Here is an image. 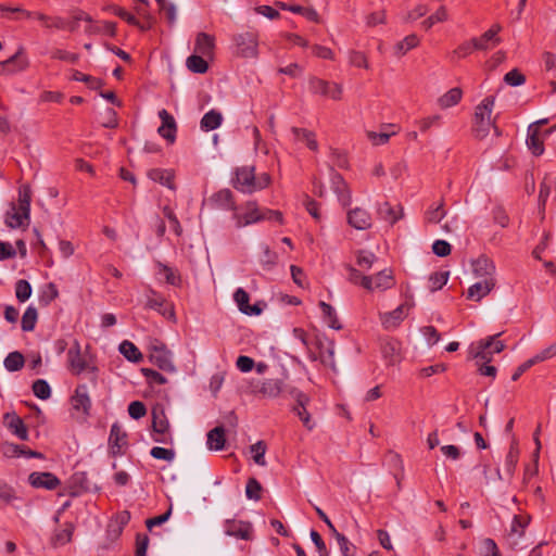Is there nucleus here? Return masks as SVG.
Wrapping results in <instances>:
<instances>
[{
    "instance_id": "a19ab883",
    "label": "nucleus",
    "mask_w": 556,
    "mask_h": 556,
    "mask_svg": "<svg viewBox=\"0 0 556 556\" xmlns=\"http://www.w3.org/2000/svg\"><path fill=\"white\" fill-rule=\"evenodd\" d=\"M187 68L197 74H204L208 70V64L203 55L192 54L186 61Z\"/></svg>"
},
{
    "instance_id": "603ef678",
    "label": "nucleus",
    "mask_w": 556,
    "mask_h": 556,
    "mask_svg": "<svg viewBox=\"0 0 556 556\" xmlns=\"http://www.w3.org/2000/svg\"><path fill=\"white\" fill-rule=\"evenodd\" d=\"M250 452L252 454L253 460L260 465L265 466V453H266V444L264 441H257L255 444L251 445Z\"/></svg>"
},
{
    "instance_id": "79ce46f5",
    "label": "nucleus",
    "mask_w": 556,
    "mask_h": 556,
    "mask_svg": "<svg viewBox=\"0 0 556 556\" xmlns=\"http://www.w3.org/2000/svg\"><path fill=\"white\" fill-rule=\"evenodd\" d=\"M473 50H476V48L473 46L472 39L468 40V41H464L455 50H453L450 53V55H448L450 61L453 62V63H456L460 59H465L468 55H470Z\"/></svg>"
},
{
    "instance_id": "c9c22d12",
    "label": "nucleus",
    "mask_w": 556,
    "mask_h": 556,
    "mask_svg": "<svg viewBox=\"0 0 556 556\" xmlns=\"http://www.w3.org/2000/svg\"><path fill=\"white\" fill-rule=\"evenodd\" d=\"M223 115L216 110H211L205 113L200 122V127L203 131H211L222 125Z\"/></svg>"
},
{
    "instance_id": "393cba45",
    "label": "nucleus",
    "mask_w": 556,
    "mask_h": 556,
    "mask_svg": "<svg viewBox=\"0 0 556 556\" xmlns=\"http://www.w3.org/2000/svg\"><path fill=\"white\" fill-rule=\"evenodd\" d=\"M109 444L114 455L122 454L123 448L127 445L126 432L117 424H114L111 428Z\"/></svg>"
},
{
    "instance_id": "2eb2a0df",
    "label": "nucleus",
    "mask_w": 556,
    "mask_h": 556,
    "mask_svg": "<svg viewBox=\"0 0 556 556\" xmlns=\"http://www.w3.org/2000/svg\"><path fill=\"white\" fill-rule=\"evenodd\" d=\"M501 29L502 27L500 24H494L480 37L472 38L476 50L488 51L500 45L501 38L498 37V33Z\"/></svg>"
},
{
    "instance_id": "aec40b11",
    "label": "nucleus",
    "mask_w": 556,
    "mask_h": 556,
    "mask_svg": "<svg viewBox=\"0 0 556 556\" xmlns=\"http://www.w3.org/2000/svg\"><path fill=\"white\" fill-rule=\"evenodd\" d=\"M73 408L84 416H88L91 408V400L86 384L77 386L71 399Z\"/></svg>"
},
{
    "instance_id": "dca6fc26",
    "label": "nucleus",
    "mask_w": 556,
    "mask_h": 556,
    "mask_svg": "<svg viewBox=\"0 0 556 556\" xmlns=\"http://www.w3.org/2000/svg\"><path fill=\"white\" fill-rule=\"evenodd\" d=\"M224 531L229 536L251 541L253 539V528L250 522L241 520H226Z\"/></svg>"
},
{
    "instance_id": "39448f33",
    "label": "nucleus",
    "mask_w": 556,
    "mask_h": 556,
    "mask_svg": "<svg viewBox=\"0 0 556 556\" xmlns=\"http://www.w3.org/2000/svg\"><path fill=\"white\" fill-rule=\"evenodd\" d=\"M67 364L73 375H80L84 371H88L96 378L98 368L93 365L88 353L81 351V346L77 340L74 341L73 345L67 351Z\"/></svg>"
},
{
    "instance_id": "37998d69",
    "label": "nucleus",
    "mask_w": 556,
    "mask_h": 556,
    "mask_svg": "<svg viewBox=\"0 0 556 556\" xmlns=\"http://www.w3.org/2000/svg\"><path fill=\"white\" fill-rule=\"evenodd\" d=\"M292 132L296 140L304 141L307 148L311 150L316 151L318 149V143L315 139V135L312 131L304 128L293 127Z\"/></svg>"
},
{
    "instance_id": "20e7f679",
    "label": "nucleus",
    "mask_w": 556,
    "mask_h": 556,
    "mask_svg": "<svg viewBox=\"0 0 556 556\" xmlns=\"http://www.w3.org/2000/svg\"><path fill=\"white\" fill-rule=\"evenodd\" d=\"M498 336L500 333L471 343L468 350L469 357L476 359L478 364L491 362L494 354L505 349V344L496 340Z\"/></svg>"
},
{
    "instance_id": "7c9ffc66",
    "label": "nucleus",
    "mask_w": 556,
    "mask_h": 556,
    "mask_svg": "<svg viewBox=\"0 0 556 556\" xmlns=\"http://www.w3.org/2000/svg\"><path fill=\"white\" fill-rule=\"evenodd\" d=\"M148 176L151 180L166 186L170 190H175L174 173L169 169L154 168L149 170Z\"/></svg>"
},
{
    "instance_id": "e433bc0d",
    "label": "nucleus",
    "mask_w": 556,
    "mask_h": 556,
    "mask_svg": "<svg viewBox=\"0 0 556 556\" xmlns=\"http://www.w3.org/2000/svg\"><path fill=\"white\" fill-rule=\"evenodd\" d=\"M319 307L323 313L324 321L327 324L329 328L334 330H339L342 328L340 320L337 316L336 309L328 303L321 301L319 302Z\"/></svg>"
},
{
    "instance_id": "4be33fe9",
    "label": "nucleus",
    "mask_w": 556,
    "mask_h": 556,
    "mask_svg": "<svg viewBox=\"0 0 556 556\" xmlns=\"http://www.w3.org/2000/svg\"><path fill=\"white\" fill-rule=\"evenodd\" d=\"M348 223L357 230L369 229L372 225L370 214L361 207H355L348 213Z\"/></svg>"
},
{
    "instance_id": "412c9836",
    "label": "nucleus",
    "mask_w": 556,
    "mask_h": 556,
    "mask_svg": "<svg viewBox=\"0 0 556 556\" xmlns=\"http://www.w3.org/2000/svg\"><path fill=\"white\" fill-rule=\"evenodd\" d=\"M472 271L480 280H495V265L484 255L472 262Z\"/></svg>"
},
{
    "instance_id": "f3484780",
    "label": "nucleus",
    "mask_w": 556,
    "mask_h": 556,
    "mask_svg": "<svg viewBox=\"0 0 556 556\" xmlns=\"http://www.w3.org/2000/svg\"><path fill=\"white\" fill-rule=\"evenodd\" d=\"M150 361L162 370H175L172 353L163 344L154 345L151 349Z\"/></svg>"
},
{
    "instance_id": "052dcab7",
    "label": "nucleus",
    "mask_w": 556,
    "mask_h": 556,
    "mask_svg": "<svg viewBox=\"0 0 556 556\" xmlns=\"http://www.w3.org/2000/svg\"><path fill=\"white\" fill-rule=\"evenodd\" d=\"M81 21L91 22V17L83 11L75 12L72 18L67 21L66 29L70 31H76L79 27V22Z\"/></svg>"
},
{
    "instance_id": "a211bd4d",
    "label": "nucleus",
    "mask_w": 556,
    "mask_h": 556,
    "mask_svg": "<svg viewBox=\"0 0 556 556\" xmlns=\"http://www.w3.org/2000/svg\"><path fill=\"white\" fill-rule=\"evenodd\" d=\"M330 182H331V188L334 191V193L338 195L340 203L343 206L349 205L352 201L351 191L349 190L348 185H346L345 180L343 179V177L340 174H338L337 172H334L332 166L330 167Z\"/></svg>"
},
{
    "instance_id": "c03bdc74",
    "label": "nucleus",
    "mask_w": 556,
    "mask_h": 556,
    "mask_svg": "<svg viewBox=\"0 0 556 556\" xmlns=\"http://www.w3.org/2000/svg\"><path fill=\"white\" fill-rule=\"evenodd\" d=\"M530 518L528 516H519L516 515L513 518L510 529H509V535L514 536L515 539H519L523 535L525 530L529 523Z\"/></svg>"
},
{
    "instance_id": "c85d7f7f",
    "label": "nucleus",
    "mask_w": 556,
    "mask_h": 556,
    "mask_svg": "<svg viewBox=\"0 0 556 556\" xmlns=\"http://www.w3.org/2000/svg\"><path fill=\"white\" fill-rule=\"evenodd\" d=\"M29 220V212L21 210L17 205H12L10 211L7 212L5 224L11 228H17L23 226L25 223Z\"/></svg>"
},
{
    "instance_id": "6e6552de",
    "label": "nucleus",
    "mask_w": 556,
    "mask_h": 556,
    "mask_svg": "<svg viewBox=\"0 0 556 556\" xmlns=\"http://www.w3.org/2000/svg\"><path fill=\"white\" fill-rule=\"evenodd\" d=\"M308 88L312 93L327 97L334 101H340L343 96V87L341 84L324 80L316 76H312L308 79Z\"/></svg>"
},
{
    "instance_id": "bf43d9fd",
    "label": "nucleus",
    "mask_w": 556,
    "mask_h": 556,
    "mask_svg": "<svg viewBox=\"0 0 556 556\" xmlns=\"http://www.w3.org/2000/svg\"><path fill=\"white\" fill-rule=\"evenodd\" d=\"M479 549L481 556H498V547L492 539H483Z\"/></svg>"
},
{
    "instance_id": "5701e85b",
    "label": "nucleus",
    "mask_w": 556,
    "mask_h": 556,
    "mask_svg": "<svg viewBox=\"0 0 556 556\" xmlns=\"http://www.w3.org/2000/svg\"><path fill=\"white\" fill-rule=\"evenodd\" d=\"M29 483L34 488L54 490L60 485L59 478L52 472H33L28 477Z\"/></svg>"
},
{
    "instance_id": "338daca9",
    "label": "nucleus",
    "mask_w": 556,
    "mask_h": 556,
    "mask_svg": "<svg viewBox=\"0 0 556 556\" xmlns=\"http://www.w3.org/2000/svg\"><path fill=\"white\" fill-rule=\"evenodd\" d=\"M350 64L356 67L368 68L369 64L366 55L361 51H351L349 54Z\"/></svg>"
},
{
    "instance_id": "e2e57ef3",
    "label": "nucleus",
    "mask_w": 556,
    "mask_h": 556,
    "mask_svg": "<svg viewBox=\"0 0 556 556\" xmlns=\"http://www.w3.org/2000/svg\"><path fill=\"white\" fill-rule=\"evenodd\" d=\"M380 214L390 224H394L402 217V208H400V213H397L389 203H384L380 208Z\"/></svg>"
},
{
    "instance_id": "a878e982",
    "label": "nucleus",
    "mask_w": 556,
    "mask_h": 556,
    "mask_svg": "<svg viewBox=\"0 0 556 556\" xmlns=\"http://www.w3.org/2000/svg\"><path fill=\"white\" fill-rule=\"evenodd\" d=\"M215 48V38L206 33H199L195 37L194 52L205 58H212Z\"/></svg>"
},
{
    "instance_id": "9b49d317",
    "label": "nucleus",
    "mask_w": 556,
    "mask_h": 556,
    "mask_svg": "<svg viewBox=\"0 0 556 556\" xmlns=\"http://www.w3.org/2000/svg\"><path fill=\"white\" fill-rule=\"evenodd\" d=\"M395 285L392 270L382 269L374 276L363 279V288L368 291H386Z\"/></svg>"
},
{
    "instance_id": "09e8293b",
    "label": "nucleus",
    "mask_w": 556,
    "mask_h": 556,
    "mask_svg": "<svg viewBox=\"0 0 556 556\" xmlns=\"http://www.w3.org/2000/svg\"><path fill=\"white\" fill-rule=\"evenodd\" d=\"M24 362L20 352H11L4 359V367L9 371H17L24 366Z\"/></svg>"
},
{
    "instance_id": "b1692460",
    "label": "nucleus",
    "mask_w": 556,
    "mask_h": 556,
    "mask_svg": "<svg viewBox=\"0 0 556 556\" xmlns=\"http://www.w3.org/2000/svg\"><path fill=\"white\" fill-rule=\"evenodd\" d=\"M28 61L23 58V50L20 49L14 55L8 60L0 62V74H12L25 70Z\"/></svg>"
},
{
    "instance_id": "4c0bfd02",
    "label": "nucleus",
    "mask_w": 556,
    "mask_h": 556,
    "mask_svg": "<svg viewBox=\"0 0 556 556\" xmlns=\"http://www.w3.org/2000/svg\"><path fill=\"white\" fill-rule=\"evenodd\" d=\"M462 94L460 88H452L439 98L438 103L442 109L454 106L460 101Z\"/></svg>"
},
{
    "instance_id": "9d476101",
    "label": "nucleus",
    "mask_w": 556,
    "mask_h": 556,
    "mask_svg": "<svg viewBox=\"0 0 556 556\" xmlns=\"http://www.w3.org/2000/svg\"><path fill=\"white\" fill-rule=\"evenodd\" d=\"M286 376L281 378H268L258 382L253 392L267 399L278 397L287 390Z\"/></svg>"
},
{
    "instance_id": "4d7b16f0",
    "label": "nucleus",
    "mask_w": 556,
    "mask_h": 556,
    "mask_svg": "<svg viewBox=\"0 0 556 556\" xmlns=\"http://www.w3.org/2000/svg\"><path fill=\"white\" fill-rule=\"evenodd\" d=\"M150 455L153 458L162 459V460L172 463L175 459L176 453L172 448L154 446V447L151 448Z\"/></svg>"
},
{
    "instance_id": "3c124183",
    "label": "nucleus",
    "mask_w": 556,
    "mask_h": 556,
    "mask_svg": "<svg viewBox=\"0 0 556 556\" xmlns=\"http://www.w3.org/2000/svg\"><path fill=\"white\" fill-rule=\"evenodd\" d=\"M418 43H419V38L416 35L412 34V35L406 36L402 41H400L396 45L395 49L399 54L404 55L409 50L417 47Z\"/></svg>"
},
{
    "instance_id": "bb28decb",
    "label": "nucleus",
    "mask_w": 556,
    "mask_h": 556,
    "mask_svg": "<svg viewBox=\"0 0 556 556\" xmlns=\"http://www.w3.org/2000/svg\"><path fill=\"white\" fill-rule=\"evenodd\" d=\"M495 283L496 280H479L469 287L467 298L478 302L493 290Z\"/></svg>"
},
{
    "instance_id": "de8ad7c7",
    "label": "nucleus",
    "mask_w": 556,
    "mask_h": 556,
    "mask_svg": "<svg viewBox=\"0 0 556 556\" xmlns=\"http://www.w3.org/2000/svg\"><path fill=\"white\" fill-rule=\"evenodd\" d=\"M448 271H435L433 274L430 275L429 277V290L431 292H434V291H438L440 290L443 286L446 285L447 280H448Z\"/></svg>"
},
{
    "instance_id": "680f3d73",
    "label": "nucleus",
    "mask_w": 556,
    "mask_h": 556,
    "mask_svg": "<svg viewBox=\"0 0 556 556\" xmlns=\"http://www.w3.org/2000/svg\"><path fill=\"white\" fill-rule=\"evenodd\" d=\"M261 491H262L261 483L254 478L249 479V481L247 483V488H245V494H247L248 498L255 500V501L260 500Z\"/></svg>"
},
{
    "instance_id": "f704fd0d",
    "label": "nucleus",
    "mask_w": 556,
    "mask_h": 556,
    "mask_svg": "<svg viewBox=\"0 0 556 556\" xmlns=\"http://www.w3.org/2000/svg\"><path fill=\"white\" fill-rule=\"evenodd\" d=\"M527 146L534 155H541L544 151L543 140L538 127L530 126L528 129Z\"/></svg>"
},
{
    "instance_id": "0e129e2a",
    "label": "nucleus",
    "mask_w": 556,
    "mask_h": 556,
    "mask_svg": "<svg viewBox=\"0 0 556 556\" xmlns=\"http://www.w3.org/2000/svg\"><path fill=\"white\" fill-rule=\"evenodd\" d=\"M51 58L54 60L65 61L72 64L77 63L79 56L76 53L68 52L62 49H54L51 51Z\"/></svg>"
},
{
    "instance_id": "6e6d98bb",
    "label": "nucleus",
    "mask_w": 556,
    "mask_h": 556,
    "mask_svg": "<svg viewBox=\"0 0 556 556\" xmlns=\"http://www.w3.org/2000/svg\"><path fill=\"white\" fill-rule=\"evenodd\" d=\"M9 428L21 440L28 439L27 429H26L23 420L20 417H16V416L12 417L11 421L9 422Z\"/></svg>"
},
{
    "instance_id": "ddd939ff",
    "label": "nucleus",
    "mask_w": 556,
    "mask_h": 556,
    "mask_svg": "<svg viewBox=\"0 0 556 556\" xmlns=\"http://www.w3.org/2000/svg\"><path fill=\"white\" fill-rule=\"evenodd\" d=\"M146 299H147V301H146L147 308L154 309L157 313H160L162 316H164L168 319H174V317H175L174 308H173L172 304H169L164 299L163 295H161L153 289H149L146 292Z\"/></svg>"
},
{
    "instance_id": "0eeeda50",
    "label": "nucleus",
    "mask_w": 556,
    "mask_h": 556,
    "mask_svg": "<svg viewBox=\"0 0 556 556\" xmlns=\"http://www.w3.org/2000/svg\"><path fill=\"white\" fill-rule=\"evenodd\" d=\"M232 218L237 228H243L264 220V216L261 215V210L254 201H248L244 204L237 206L232 213Z\"/></svg>"
},
{
    "instance_id": "f257e3e1",
    "label": "nucleus",
    "mask_w": 556,
    "mask_h": 556,
    "mask_svg": "<svg viewBox=\"0 0 556 556\" xmlns=\"http://www.w3.org/2000/svg\"><path fill=\"white\" fill-rule=\"evenodd\" d=\"M270 181L267 173L256 176L254 166H242L236 169L233 187L243 193H253L268 187Z\"/></svg>"
},
{
    "instance_id": "864d4df0",
    "label": "nucleus",
    "mask_w": 556,
    "mask_h": 556,
    "mask_svg": "<svg viewBox=\"0 0 556 556\" xmlns=\"http://www.w3.org/2000/svg\"><path fill=\"white\" fill-rule=\"evenodd\" d=\"M15 295L20 302L27 301L31 295V286L27 280L20 279L15 283Z\"/></svg>"
},
{
    "instance_id": "473e14b6",
    "label": "nucleus",
    "mask_w": 556,
    "mask_h": 556,
    "mask_svg": "<svg viewBox=\"0 0 556 556\" xmlns=\"http://www.w3.org/2000/svg\"><path fill=\"white\" fill-rule=\"evenodd\" d=\"M447 212L444 207L443 200L430 205L425 212L426 224H439L446 216Z\"/></svg>"
},
{
    "instance_id": "2f4dec72",
    "label": "nucleus",
    "mask_w": 556,
    "mask_h": 556,
    "mask_svg": "<svg viewBox=\"0 0 556 556\" xmlns=\"http://www.w3.org/2000/svg\"><path fill=\"white\" fill-rule=\"evenodd\" d=\"M211 201L215 204V206L223 210H229L235 212V210L237 208V205L232 199V193L228 189H223L216 192L211 198Z\"/></svg>"
},
{
    "instance_id": "5fc2aeb1",
    "label": "nucleus",
    "mask_w": 556,
    "mask_h": 556,
    "mask_svg": "<svg viewBox=\"0 0 556 556\" xmlns=\"http://www.w3.org/2000/svg\"><path fill=\"white\" fill-rule=\"evenodd\" d=\"M33 392L40 400H47L51 396V388L43 379H38L33 383Z\"/></svg>"
},
{
    "instance_id": "6ab92c4d",
    "label": "nucleus",
    "mask_w": 556,
    "mask_h": 556,
    "mask_svg": "<svg viewBox=\"0 0 556 556\" xmlns=\"http://www.w3.org/2000/svg\"><path fill=\"white\" fill-rule=\"evenodd\" d=\"M159 117L161 119V126L157 128L159 135L173 143L176 139L177 124L172 114L165 109L159 111Z\"/></svg>"
},
{
    "instance_id": "8fccbe9b",
    "label": "nucleus",
    "mask_w": 556,
    "mask_h": 556,
    "mask_svg": "<svg viewBox=\"0 0 556 556\" xmlns=\"http://www.w3.org/2000/svg\"><path fill=\"white\" fill-rule=\"evenodd\" d=\"M2 11L4 12H18L21 13L24 17L26 18H31V17H35L37 18L38 21H40L42 23V25L46 27L49 20H50V15H47L45 13H41V12H30V11H25L21 8H0Z\"/></svg>"
},
{
    "instance_id": "7ed1b4c3",
    "label": "nucleus",
    "mask_w": 556,
    "mask_h": 556,
    "mask_svg": "<svg viewBox=\"0 0 556 556\" xmlns=\"http://www.w3.org/2000/svg\"><path fill=\"white\" fill-rule=\"evenodd\" d=\"M308 358L312 362L319 361L324 366L336 370L334 342L324 334H315L307 348Z\"/></svg>"
},
{
    "instance_id": "58836bf2",
    "label": "nucleus",
    "mask_w": 556,
    "mask_h": 556,
    "mask_svg": "<svg viewBox=\"0 0 556 556\" xmlns=\"http://www.w3.org/2000/svg\"><path fill=\"white\" fill-rule=\"evenodd\" d=\"M156 267L159 268L157 275L163 277L165 281L172 286H179L181 282L180 275L172 267L157 262Z\"/></svg>"
},
{
    "instance_id": "1a4fd4ad",
    "label": "nucleus",
    "mask_w": 556,
    "mask_h": 556,
    "mask_svg": "<svg viewBox=\"0 0 556 556\" xmlns=\"http://www.w3.org/2000/svg\"><path fill=\"white\" fill-rule=\"evenodd\" d=\"M381 356L387 366H396L402 362V343L390 337L380 340Z\"/></svg>"
},
{
    "instance_id": "c756f323",
    "label": "nucleus",
    "mask_w": 556,
    "mask_h": 556,
    "mask_svg": "<svg viewBox=\"0 0 556 556\" xmlns=\"http://www.w3.org/2000/svg\"><path fill=\"white\" fill-rule=\"evenodd\" d=\"M152 431L163 434L165 431H170V425L163 407L156 406L152 409Z\"/></svg>"
},
{
    "instance_id": "ea45409f",
    "label": "nucleus",
    "mask_w": 556,
    "mask_h": 556,
    "mask_svg": "<svg viewBox=\"0 0 556 556\" xmlns=\"http://www.w3.org/2000/svg\"><path fill=\"white\" fill-rule=\"evenodd\" d=\"M119 352L130 362L138 363L142 359L141 352L132 342L128 340H125L119 344Z\"/></svg>"
},
{
    "instance_id": "774afa93",
    "label": "nucleus",
    "mask_w": 556,
    "mask_h": 556,
    "mask_svg": "<svg viewBox=\"0 0 556 556\" xmlns=\"http://www.w3.org/2000/svg\"><path fill=\"white\" fill-rule=\"evenodd\" d=\"M128 414L134 419H140L147 414L144 404L140 401H134L128 405Z\"/></svg>"
},
{
    "instance_id": "a18cd8bd",
    "label": "nucleus",
    "mask_w": 556,
    "mask_h": 556,
    "mask_svg": "<svg viewBox=\"0 0 556 556\" xmlns=\"http://www.w3.org/2000/svg\"><path fill=\"white\" fill-rule=\"evenodd\" d=\"M74 532L73 523H65V527L61 530H58L52 536V544L54 546H62L68 543L72 540Z\"/></svg>"
},
{
    "instance_id": "49530a36",
    "label": "nucleus",
    "mask_w": 556,
    "mask_h": 556,
    "mask_svg": "<svg viewBox=\"0 0 556 556\" xmlns=\"http://www.w3.org/2000/svg\"><path fill=\"white\" fill-rule=\"evenodd\" d=\"M38 319V312L33 305L28 306L22 316L23 331H33Z\"/></svg>"
},
{
    "instance_id": "423d86ee",
    "label": "nucleus",
    "mask_w": 556,
    "mask_h": 556,
    "mask_svg": "<svg viewBox=\"0 0 556 556\" xmlns=\"http://www.w3.org/2000/svg\"><path fill=\"white\" fill-rule=\"evenodd\" d=\"M235 54L240 58H256L258 55V37L255 33L245 31L232 38Z\"/></svg>"
},
{
    "instance_id": "72a5a7b5",
    "label": "nucleus",
    "mask_w": 556,
    "mask_h": 556,
    "mask_svg": "<svg viewBox=\"0 0 556 556\" xmlns=\"http://www.w3.org/2000/svg\"><path fill=\"white\" fill-rule=\"evenodd\" d=\"M225 429L223 427H215L207 433V447L212 451H220L225 447Z\"/></svg>"
},
{
    "instance_id": "f8f14e48",
    "label": "nucleus",
    "mask_w": 556,
    "mask_h": 556,
    "mask_svg": "<svg viewBox=\"0 0 556 556\" xmlns=\"http://www.w3.org/2000/svg\"><path fill=\"white\" fill-rule=\"evenodd\" d=\"M412 305L403 303L391 312L379 313V320L384 330H395L407 317Z\"/></svg>"
},
{
    "instance_id": "4468645a",
    "label": "nucleus",
    "mask_w": 556,
    "mask_h": 556,
    "mask_svg": "<svg viewBox=\"0 0 556 556\" xmlns=\"http://www.w3.org/2000/svg\"><path fill=\"white\" fill-rule=\"evenodd\" d=\"M289 392L296 402L295 406L293 407V412L299 416L303 422V426L306 429L312 430L314 428V422L312 421L311 415L306 409V405L309 402L308 396L296 389H290Z\"/></svg>"
},
{
    "instance_id": "13d9d810",
    "label": "nucleus",
    "mask_w": 556,
    "mask_h": 556,
    "mask_svg": "<svg viewBox=\"0 0 556 556\" xmlns=\"http://www.w3.org/2000/svg\"><path fill=\"white\" fill-rule=\"evenodd\" d=\"M376 260V255L368 251H359L357 254V265L365 270L370 269Z\"/></svg>"
},
{
    "instance_id": "69168bd1",
    "label": "nucleus",
    "mask_w": 556,
    "mask_h": 556,
    "mask_svg": "<svg viewBox=\"0 0 556 556\" xmlns=\"http://www.w3.org/2000/svg\"><path fill=\"white\" fill-rule=\"evenodd\" d=\"M73 79L77 81H85L91 89H98L103 85L101 79L85 75L78 71L74 73Z\"/></svg>"
},
{
    "instance_id": "f03ea898",
    "label": "nucleus",
    "mask_w": 556,
    "mask_h": 556,
    "mask_svg": "<svg viewBox=\"0 0 556 556\" xmlns=\"http://www.w3.org/2000/svg\"><path fill=\"white\" fill-rule=\"evenodd\" d=\"M493 106L494 99L492 97H488L476 108L472 131L475 137L480 140L484 139L492 129L496 137L501 134L491 118Z\"/></svg>"
},
{
    "instance_id": "cd10ccee",
    "label": "nucleus",
    "mask_w": 556,
    "mask_h": 556,
    "mask_svg": "<svg viewBox=\"0 0 556 556\" xmlns=\"http://www.w3.org/2000/svg\"><path fill=\"white\" fill-rule=\"evenodd\" d=\"M233 299L239 307V309L245 315H260L262 309L257 304L250 305V295L242 288L236 290L233 294Z\"/></svg>"
}]
</instances>
